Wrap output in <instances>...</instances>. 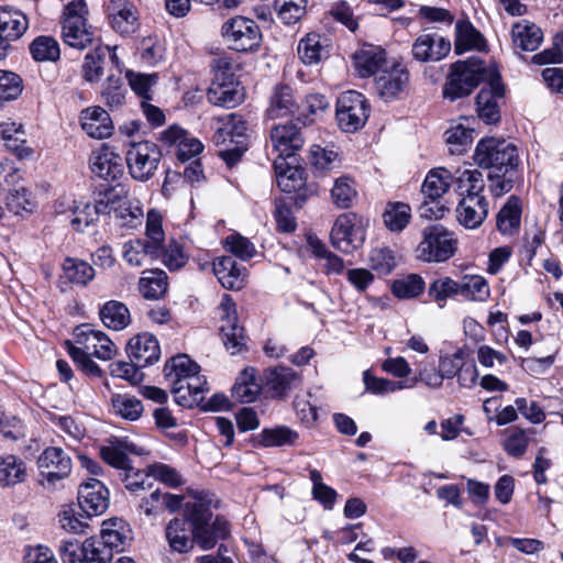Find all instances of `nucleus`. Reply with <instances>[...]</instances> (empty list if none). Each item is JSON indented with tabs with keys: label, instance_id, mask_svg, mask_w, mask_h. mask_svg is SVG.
<instances>
[{
	"label": "nucleus",
	"instance_id": "nucleus-28",
	"mask_svg": "<svg viewBox=\"0 0 563 563\" xmlns=\"http://www.w3.org/2000/svg\"><path fill=\"white\" fill-rule=\"evenodd\" d=\"M213 273L227 289L240 290L246 284V268L239 265L232 256H221L213 261Z\"/></svg>",
	"mask_w": 563,
	"mask_h": 563
},
{
	"label": "nucleus",
	"instance_id": "nucleus-18",
	"mask_svg": "<svg viewBox=\"0 0 563 563\" xmlns=\"http://www.w3.org/2000/svg\"><path fill=\"white\" fill-rule=\"evenodd\" d=\"M54 208L56 216L69 221L71 228L77 232H84L98 218L93 206L71 198L64 197L56 200Z\"/></svg>",
	"mask_w": 563,
	"mask_h": 563
},
{
	"label": "nucleus",
	"instance_id": "nucleus-29",
	"mask_svg": "<svg viewBox=\"0 0 563 563\" xmlns=\"http://www.w3.org/2000/svg\"><path fill=\"white\" fill-rule=\"evenodd\" d=\"M113 553L123 552L130 545L133 536L126 521L120 518L104 520L99 538Z\"/></svg>",
	"mask_w": 563,
	"mask_h": 563
},
{
	"label": "nucleus",
	"instance_id": "nucleus-10",
	"mask_svg": "<svg viewBox=\"0 0 563 563\" xmlns=\"http://www.w3.org/2000/svg\"><path fill=\"white\" fill-rule=\"evenodd\" d=\"M68 350L91 355L101 361H109L117 354V346L101 330L84 323L74 330V343H68Z\"/></svg>",
	"mask_w": 563,
	"mask_h": 563
},
{
	"label": "nucleus",
	"instance_id": "nucleus-9",
	"mask_svg": "<svg viewBox=\"0 0 563 563\" xmlns=\"http://www.w3.org/2000/svg\"><path fill=\"white\" fill-rule=\"evenodd\" d=\"M161 159V148L150 141L132 142L125 153L129 174L142 183L154 176Z\"/></svg>",
	"mask_w": 563,
	"mask_h": 563
},
{
	"label": "nucleus",
	"instance_id": "nucleus-11",
	"mask_svg": "<svg viewBox=\"0 0 563 563\" xmlns=\"http://www.w3.org/2000/svg\"><path fill=\"white\" fill-rule=\"evenodd\" d=\"M221 33L229 47L238 52L255 51L262 41V33L255 21L242 15L225 21Z\"/></svg>",
	"mask_w": 563,
	"mask_h": 563
},
{
	"label": "nucleus",
	"instance_id": "nucleus-2",
	"mask_svg": "<svg viewBox=\"0 0 563 563\" xmlns=\"http://www.w3.org/2000/svg\"><path fill=\"white\" fill-rule=\"evenodd\" d=\"M219 500L214 494L197 490L191 500L187 501V518L192 525L194 538L202 550L213 548L219 539L229 534V523L225 519L217 517L212 525V509L218 508Z\"/></svg>",
	"mask_w": 563,
	"mask_h": 563
},
{
	"label": "nucleus",
	"instance_id": "nucleus-21",
	"mask_svg": "<svg viewBox=\"0 0 563 563\" xmlns=\"http://www.w3.org/2000/svg\"><path fill=\"white\" fill-rule=\"evenodd\" d=\"M126 354L132 363L146 367L161 357V346L155 335L143 332L131 338L126 343Z\"/></svg>",
	"mask_w": 563,
	"mask_h": 563
},
{
	"label": "nucleus",
	"instance_id": "nucleus-38",
	"mask_svg": "<svg viewBox=\"0 0 563 563\" xmlns=\"http://www.w3.org/2000/svg\"><path fill=\"white\" fill-rule=\"evenodd\" d=\"M521 201L516 196H510L496 219L498 231L503 235H514L519 231L521 223Z\"/></svg>",
	"mask_w": 563,
	"mask_h": 563
},
{
	"label": "nucleus",
	"instance_id": "nucleus-22",
	"mask_svg": "<svg viewBox=\"0 0 563 563\" xmlns=\"http://www.w3.org/2000/svg\"><path fill=\"white\" fill-rule=\"evenodd\" d=\"M78 500L87 517L99 516L108 509L109 492L99 479L89 478L80 485Z\"/></svg>",
	"mask_w": 563,
	"mask_h": 563
},
{
	"label": "nucleus",
	"instance_id": "nucleus-46",
	"mask_svg": "<svg viewBox=\"0 0 563 563\" xmlns=\"http://www.w3.org/2000/svg\"><path fill=\"white\" fill-rule=\"evenodd\" d=\"M276 183L282 191L294 192L305 186L302 170L297 166H290L284 159L275 161Z\"/></svg>",
	"mask_w": 563,
	"mask_h": 563
},
{
	"label": "nucleus",
	"instance_id": "nucleus-43",
	"mask_svg": "<svg viewBox=\"0 0 563 563\" xmlns=\"http://www.w3.org/2000/svg\"><path fill=\"white\" fill-rule=\"evenodd\" d=\"M63 40L70 47L82 49L91 44L93 34L86 20H64Z\"/></svg>",
	"mask_w": 563,
	"mask_h": 563
},
{
	"label": "nucleus",
	"instance_id": "nucleus-3",
	"mask_svg": "<svg viewBox=\"0 0 563 563\" xmlns=\"http://www.w3.org/2000/svg\"><path fill=\"white\" fill-rule=\"evenodd\" d=\"M212 141L222 146L219 156L229 167L240 162L249 147L247 124L238 113H230L212 119Z\"/></svg>",
	"mask_w": 563,
	"mask_h": 563
},
{
	"label": "nucleus",
	"instance_id": "nucleus-5",
	"mask_svg": "<svg viewBox=\"0 0 563 563\" xmlns=\"http://www.w3.org/2000/svg\"><path fill=\"white\" fill-rule=\"evenodd\" d=\"M476 164L490 172H516L519 165L518 150L515 144L506 140L488 137L481 140L475 148Z\"/></svg>",
	"mask_w": 563,
	"mask_h": 563
},
{
	"label": "nucleus",
	"instance_id": "nucleus-61",
	"mask_svg": "<svg viewBox=\"0 0 563 563\" xmlns=\"http://www.w3.org/2000/svg\"><path fill=\"white\" fill-rule=\"evenodd\" d=\"M5 206L7 209L15 216L31 213L35 208V203L32 200L29 190L24 187L9 190L5 197Z\"/></svg>",
	"mask_w": 563,
	"mask_h": 563
},
{
	"label": "nucleus",
	"instance_id": "nucleus-52",
	"mask_svg": "<svg viewBox=\"0 0 563 563\" xmlns=\"http://www.w3.org/2000/svg\"><path fill=\"white\" fill-rule=\"evenodd\" d=\"M330 194L332 202L340 209L351 208L357 198L355 183L349 176L336 178Z\"/></svg>",
	"mask_w": 563,
	"mask_h": 563
},
{
	"label": "nucleus",
	"instance_id": "nucleus-55",
	"mask_svg": "<svg viewBox=\"0 0 563 563\" xmlns=\"http://www.w3.org/2000/svg\"><path fill=\"white\" fill-rule=\"evenodd\" d=\"M30 54L36 62H56L60 56L59 44L52 36L40 35L30 44Z\"/></svg>",
	"mask_w": 563,
	"mask_h": 563
},
{
	"label": "nucleus",
	"instance_id": "nucleus-60",
	"mask_svg": "<svg viewBox=\"0 0 563 563\" xmlns=\"http://www.w3.org/2000/svg\"><path fill=\"white\" fill-rule=\"evenodd\" d=\"M363 383L367 393L379 396L407 388V385L402 382H394L388 378L377 377L369 369L363 372Z\"/></svg>",
	"mask_w": 563,
	"mask_h": 563
},
{
	"label": "nucleus",
	"instance_id": "nucleus-25",
	"mask_svg": "<svg viewBox=\"0 0 563 563\" xmlns=\"http://www.w3.org/2000/svg\"><path fill=\"white\" fill-rule=\"evenodd\" d=\"M488 214V201L484 196H465L456 207L459 223L465 229H477Z\"/></svg>",
	"mask_w": 563,
	"mask_h": 563
},
{
	"label": "nucleus",
	"instance_id": "nucleus-24",
	"mask_svg": "<svg viewBox=\"0 0 563 563\" xmlns=\"http://www.w3.org/2000/svg\"><path fill=\"white\" fill-rule=\"evenodd\" d=\"M108 16L112 29L123 35H130L139 29L136 8L130 0H110Z\"/></svg>",
	"mask_w": 563,
	"mask_h": 563
},
{
	"label": "nucleus",
	"instance_id": "nucleus-1",
	"mask_svg": "<svg viewBox=\"0 0 563 563\" xmlns=\"http://www.w3.org/2000/svg\"><path fill=\"white\" fill-rule=\"evenodd\" d=\"M164 375L170 384L175 401L183 407H194L209 390L206 377L200 375V366L186 354L168 360Z\"/></svg>",
	"mask_w": 563,
	"mask_h": 563
},
{
	"label": "nucleus",
	"instance_id": "nucleus-49",
	"mask_svg": "<svg viewBox=\"0 0 563 563\" xmlns=\"http://www.w3.org/2000/svg\"><path fill=\"white\" fill-rule=\"evenodd\" d=\"M107 54L111 55V59L113 63H118L115 52L113 51L111 53L109 46L97 47L93 52L88 53L85 56L82 74L84 78L87 81L95 82L101 78L103 74V65Z\"/></svg>",
	"mask_w": 563,
	"mask_h": 563
},
{
	"label": "nucleus",
	"instance_id": "nucleus-4",
	"mask_svg": "<svg viewBox=\"0 0 563 563\" xmlns=\"http://www.w3.org/2000/svg\"><path fill=\"white\" fill-rule=\"evenodd\" d=\"M213 79L207 91L208 101L217 107L234 108L244 98L243 88L236 81L229 58L219 57L212 60Z\"/></svg>",
	"mask_w": 563,
	"mask_h": 563
},
{
	"label": "nucleus",
	"instance_id": "nucleus-8",
	"mask_svg": "<svg viewBox=\"0 0 563 563\" xmlns=\"http://www.w3.org/2000/svg\"><path fill=\"white\" fill-rule=\"evenodd\" d=\"M367 221L354 212L340 214L331 230L332 245L346 254L360 249L366 238Z\"/></svg>",
	"mask_w": 563,
	"mask_h": 563
},
{
	"label": "nucleus",
	"instance_id": "nucleus-30",
	"mask_svg": "<svg viewBox=\"0 0 563 563\" xmlns=\"http://www.w3.org/2000/svg\"><path fill=\"white\" fill-rule=\"evenodd\" d=\"M166 539L173 551L184 553L192 548L196 542L192 525L187 518V503L185 504L184 517L170 520L166 527Z\"/></svg>",
	"mask_w": 563,
	"mask_h": 563
},
{
	"label": "nucleus",
	"instance_id": "nucleus-35",
	"mask_svg": "<svg viewBox=\"0 0 563 563\" xmlns=\"http://www.w3.org/2000/svg\"><path fill=\"white\" fill-rule=\"evenodd\" d=\"M0 139L5 147L24 158L32 155L33 151L26 146L25 131L21 123L11 119L0 122Z\"/></svg>",
	"mask_w": 563,
	"mask_h": 563
},
{
	"label": "nucleus",
	"instance_id": "nucleus-32",
	"mask_svg": "<svg viewBox=\"0 0 563 563\" xmlns=\"http://www.w3.org/2000/svg\"><path fill=\"white\" fill-rule=\"evenodd\" d=\"M409 81V73L399 66L383 71L375 81L376 90L380 98L390 100L397 97L406 88Z\"/></svg>",
	"mask_w": 563,
	"mask_h": 563
},
{
	"label": "nucleus",
	"instance_id": "nucleus-63",
	"mask_svg": "<svg viewBox=\"0 0 563 563\" xmlns=\"http://www.w3.org/2000/svg\"><path fill=\"white\" fill-rule=\"evenodd\" d=\"M143 209L139 201H131L129 198L120 206L115 212L119 225L126 229H135L142 224Z\"/></svg>",
	"mask_w": 563,
	"mask_h": 563
},
{
	"label": "nucleus",
	"instance_id": "nucleus-51",
	"mask_svg": "<svg viewBox=\"0 0 563 563\" xmlns=\"http://www.w3.org/2000/svg\"><path fill=\"white\" fill-rule=\"evenodd\" d=\"M426 289L423 278L418 274H408L395 279L391 284V291L398 299H413L419 297Z\"/></svg>",
	"mask_w": 563,
	"mask_h": 563
},
{
	"label": "nucleus",
	"instance_id": "nucleus-58",
	"mask_svg": "<svg viewBox=\"0 0 563 563\" xmlns=\"http://www.w3.org/2000/svg\"><path fill=\"white\" fill-rule=\"evenodd\" d=\"M474 130L459 123L445 132V140L451 154L464 153L473 142Z\"/></svg>",
	"mask_w": 563,
	"mask_h": 563
},
{
	"label": "nucleus",
	"instance_id": "nucleus-41",
	"mask_svg": "<svg viewBox=\"0 0 563 563\" xmlns=\"http://www.w3.org/2000/svg\"><path fill=\"white\" fill-rule=\"evenodd\" d=\"M485 46L482 34L468 21L460 20L455 24L454 51L456 54L477 49L481 51Z\"/></svg>",
	"mask_w": 563,
	"mask_h": 563
},
{
	"label": "nucleus",
	"instance_id": "nucleus-57",
	"mask_svg": "<svg viewBox=\"0 0 563 563\" xmlns=\"http://www.w3.org/2000/svg\"><path fill=\"white\" fill-rule=\"evenodd\" d=\"M258 437L260 443L266 448L292 445L299 438L296 431L285 426L264 429Z\"/></svg>",
	"mask_w": 563,
	"mask_h": 563
},
{
	"label": "nucleus",
	"instance_id": "nucleus-19",
	"mask_svg": "<svg viewBox=\"0 0 563 563\" xmlns=\"http://www.w3.org/2000/svg\"><path fill=\"white\" fill-rule=\"evenodd\" d=\"M302 375L288 366H275L264 373V386L272 398L283 399L301 386Z\"/></svg>",
	"mask_w": 563,
	"mask_h": 563
},
{
	"label": "nucleus",
	"instance_id": "nucleus-56",
	"mask_svg": "<svg viewBox=\"0 0 563 563\" xmlns=\"http://www.w3.org/2000/svg\"><path fill=\"white\" fill-rule=\"evenodd\" d=\"M113 554L99 538L91 537L81 543L80 558L85 563H111Z\"/></svg>",
	"mask_w": 563,
	"mask_h": 563
},
{
	"label": "nucleus",
	"instance_id": "nucleus-20",
	"mask_svg": "<svg viewBox=\"0 0 563 563\" xmlns=\"http://www.w3.org/2000/svg\"><path fill=\"white\" fill-rule=\"evenodd\" d=\"M89 167L96 177L107 181H114L123 175L122 158L107 145L92 151Z\"/></svg>",
	"mask_w": 563,
	"mask_h": 563
},
{
	"label": "nucleus",
	"instance_id": "nucleus-31",
	"mask_svg": "<svg viewBox=\"0 0 563 563\" xmlns=\"http://www.w3.org/2000/svg\"><path fill=\"white\" fill-rule=\"evenodd\" d=\"M29 29V20L19 8L10 4L0 5V34L10 41L21 38Z\"/></svg>",
	"mask_w": 563,
	"mask_h": 563
},
{
	"label": "nucleus",
	"instance_id": "nucleus-42",
	"mask_svg": "<svg viewBox=\"0 0 563 563\" xmlns=\"http://www.w3.org/2000/svg\"><path fill=\"white\" fill-rule=\"evenodd\" d=\"M511 36L515 47L527 52L537 49L542 42L541 29L526 20L514 24Z\"/></svg>",
	"mask_w": 563,
	"mask_h": 563
},
{
	"label": "nucleus",
	"instance_id": "nucleus-48",
	"mask_svg": "<svg viewBox=\"0 0 563 563\" xmlns=\"http://www.w3.org/2000/svg\"><path fill=\"white\" fill-rule=\"evenodd\" d=\"M63 276L71 284L87 286L96 275L95 268L84 260L67 257L63 263Z\"/></svg>",
	"mask_w": 563,
	"mask_h": 563
},
{
	"label": "nucleus",
	"instance_id": "nucleus-37",
	"mask_svg": "<svg viewBox=\"0 0 563 563\" xmlns=\"http://www.w3.org/2000/svg\"><path fill=\"white\" fill-rule=\"evenodd\" d=\"M262 388L256 377V369L246 367L240 373L232 387V397L240 402L250 404L257 399Z\"/></svg>",
	"mask_w": 563,
	"mask_h": 563
},
{
	"label": "nucleus",
	"instance_id": "nucleus-27",
	"mask_svg": "<svg viewBox=\"0 0 563 563\" xmlns=\"http://www.w3.org/2000/svg\"><path fill=\"white\" fill-rule=\"evenodd\" d=\"M79 120L81 129L92 139L103 140L113 133L114 128L109 113L99 106L84 109Z\"/></svg>",
	"mask_w": 563,
	"mask_h": 563
},
{
	"label": "nucleus",
	"instance_id": "nucleus-15",
	"mask_svg": "<svg viewBox=\"0 0 563 563\" xmlns=\"http://www.w3.org/2000/svg\"><path fill=\"white\" fill-rule=\"evenodd\" d=\"M146 451L125 437H111L99 448V455L108 465L124 471L131 465L130 455H143Z\"/></svg>",
	"mask_w": 563,
	"mask_h": 563
},
{
	"label": "nucleus",
	"instance_id": "nucleus-45",
	"mask_svg": "<svg viewBox=\"0 0 563 563\" xmlns=\"http://www.w3.org/2000/svg\"><path fill=\"white\" fill-rule=\"evenodd\" d=\"M102 323L112 330L125 329L131 322V314L128 307L118 300L107 301L99 311Z\"/></svg>",
	"mask_w": 563,
	"mask_h": 563
},
{
	"label": "nucleus",
	"instance_id": "nucleus-13",
	"mask_svg": "<svg viewBox=\"0 0 563 563\" xmlns=\"http://www.w3.org/2000/svg\"><path fill=\"white\" fill-rule=\"evenodd\" d=\"M222 342L231 355H236L245 347L244 329L238 322L236 305L232 297L224 294L218 307Z\"/></svg>",
	"mask_w": 563,
	"mask_h": 563
},
{
	"label": "nucleus",
	"instance_id": "nucleus-59",
	"mask_svg": "<svg viewBox=\"0 0 563 563\" xmlns=\"http://www.w3.org/2000/svg\"><path fill=\"white\" fill-rule=\"evenodd\" d=\"M459 289L466 299L473 301H486L490 295L487 280L478 275L465 276Z\"/></svg>",
	"mask_w": 563,
	"mask_h": 563
},
{
	"label": "nucleus",
	"instance_id": "nucleus-50",
	"mask_svg": "<svg viewBox=\"0 0 563 563\" xmlns=\"http://www.w3.org/2000/svg\"><path fill=\"white\" fill-rule=\"evenodd\" d=\"M111 408L114 415L130 421L137 420L144 410L142 401L128 394H114L111 397Z\"/></svg>",
	"mask_w": 563,
	"mask_h": 563
},
{
	"label": "nucleus",
	"instance_id": "nucleus-36",
	"mask_svg": "<svg viewBox=\"0 0 563 563\" xmlns=\"http://www.w3.org/2000/svg\"><path fill=\"white\" fill-rule=\"evenodd\" d=\"M27 478V467L23 459L14 454L0 455V486L13 487Z\"/></svg>",
	"mask_w": 563,
	"mask_h": 563
},
{
	"label": "nucleus",
	"instance_id": "nucleus-44",
	"mask_svg": "<svg viewBox=\"0 0 563 563\" xmlns=\"http://www.w3.org/2000/svg\"><path fill=\"white\" fill-rule=\"evenodd\" d=\"M452 181L455 184V191L462 198L465 196H483L485 183L483 174L477 169H457Z\"/></svg>",
	"mask_w": 563,
	"mask_h": 563
},
{
	"label": "nucleus",
	"instance_id": "nucleus-26",
	"mask_svg": "<svg viewBox=\"0 0 563 563\" xmlns=\"http://www.w3.org/2000/svg\"><path fill=\"white\" fill-rule=\"evenodd\" d=\"M271 141L279 158L291 157L303 145L299 129L292 123L278 124L271 131Z\"/></svg>",
	"mask_w": 563,
	"mask_h": 563
},
{
	"label": "nucleus",
	"instance_id": "nucleus-17",
	"mask_svg": "<svg viewBox=\"0 0 563 563\" xmlns=\"http://www.w3.org/2000/svg\"><path fill=\"white\" fill-rule=\"evenodd\" d=\"M452 178V174L444 167L431 169L427 174L421 187L424 199L430 200L431 202H435L438 199H440L449 190ZM427 207L428 201H424L422 206V214L424 217L441 218L443 216V207H437V211H433L431 208Z\"/></svg>",
	"mask_w": 563,
	"mask_h": 563
},
{
	"label": "nucleus",
	"instance_id": "nucleus-14",
	"mask_svg": "<svg viewBox=\"0 0 563 563\" xmlns=\"http://www.w3.org/2000/svg\"><path fill=\"white\" fill-rule=\"evenodd\" d=\"M41 484L48 488L66 478L71 471V460L57 446L45 449L37 459Z\"/></svg>",
	"mask_w": 563,
	"mask_h": 563
},
{
	"label": "nucleus",
	"instance_id": "nucleus-23",
	"mask_svg": "<svg viewBox=\"0 0 563 563\" xmlns=\"http://www.w3.org/2000/svg\"><path fill=\"white\" fill-rule=\"evenodd\" d=\"M504 97V86L498 77L492 78L488 86L483 87L477 97L478 117L487 124L496 123L500 119L498 101Z\"/></svg>",
	"mask_w": 563,
	"mask_h": 563
},
{
	"label": "nucleus",
	"instance_id": "nucleus-62",
	"mask_svg": "<svg viewBox=\"0 0 563 563\" xmlns=\"http://www.w3.org/2000/svg\"><path fill=\"white\" fill-rule=\"evenodd\" d=\"M309 161L311 165L319 172H329L338 166L339 154L332 147H322L313 144L310 147Z\"/></svg>",
	"mask_w": 563,
	"mask_h": 563
},
{
	"label": "nucleus",
	"instance_id": "nucleus-53",
	"mask_svg": "<svg viewBox=\"0 0 563 563\" xmlns=\"http://www.w3.org/2000/svg\"><path fill=\"white\" fill-rule=\"evenodd\" d=\"M296 102L292 90L288 86H280L274 90L267 113L272 119L286 117L294 112Z\"/></svg>",
	"mask_w": 563,
	"mask_h": 563
},
{
	"label": "nucleus",
	"instance_id": "nucleus-54",
	"mask_svg": "<svg viewBox=\"0 0 563 563\" xmlns=\"http://www.w3.org/2000/svg\"><path fill=\"white\" fill-rule=\"evenodd\" d=\"M383 219L390 231L400 232L411 219V208L405 202H389L383 213Z\"/></svg>",
	"mask_w": 563,
	"mask_h": 563
},
{
	"label": "nucleus",
	"instance_id": "nucleus-34",
	"mask_svg": "<svg viewBox=\"0 0 563 563\" xmlns=\"http://www.w3.org/2000/svg\"><path fill=\"white\" fill-rule=\"evenodd\" d=\"M126 198H129V189L125 185L120 183L108 185L96 192L93 208L98 216L117 212Z\"/></svg>",
	"mask_w": 563,
	"mask_h": 563
},
{
	"label": "nucleus",
	"instance_id": "nucleus-12",
	"mask_svg": "<svg viewBox=\"0 0 563 563\" xmlns=\"http://www.w3.org/2000/svg\"><path fill=\"white\" fill-rule=\"evenodd\" d=\"M335 115L342 131L354 133L366 123L369 104L361 92L349 90L339 97Z\"/></svg>",
	"mask_w": 563,
	"mask_h": 563
},
{
	"label": "nucleus",
	"instance_id": "nucleus-6",
	"mask_svg": "<svg viewBox=\"0 0 563 563\" xmlns=\"http://www.w3.org/2000/svg\"><path fill=\"white\" fill-rule=\"evenodd\" d=\"M456 250L454 234L442 224H431L422 229L415 253L421 262L443 263L453 257Z\"/></svg>",
	"mask_w": 563,
	"mask_h": 563
},
{
	"label": "nucleus",
	"instance_id": "nucleus-7",
	"mask_svg": "<svg viewBox=\"0 0 563 563\" xmlns=\"http://www.w3.org/2000/svg\"><path fill=\"white\" fill-rule=\"evenodd\" d=\"M484 77L485 67L482 60L456 62L451 67L443 93L450 100L468 96Z\"/></svg>",
	"mask_w": 563,
	"mask_h": 563
},
{
	"label": "nucleus",
	"instance_id": "nucleus-33",
	"mask_svg": "<svg viewBox=\"0 0 563 563\" xmlns=\"http://www.w3.org/2000/svg\"><path fill=\"white\" fill-rule=\"evenodd\" d=\"M161 252L147 240L132 239L123 243L122 257L130 266L140 267L158 258Z\"/></svg>",
	"mask_w": 563,
	"mask_h": 563
},
{
	"label": "nucleus",
	"instance_id": "nucleus-39",
	"mask_svg": "<svg viewBox=\"0 0 563 563\" xmlns=\"http://www.w3.org/2000/svg\"><path fill=\"white\" fill-rule=\"evenodd\" d=\"M327 38L318 33H308L297 46L298 56L306 65H314L329 54Z\"/></svg>",
	"mask_w": 563,
	"mask_h": 563
},
{
	"label": "nucleus",
	"instance_id": "nucleus-16",
	"mask_svg": "<svg viewBox=\"0 0 563 563\" xmlns=\"http://www.w3.org/2000/svg\"><path fill=\"white\" fill-rule=\"evenodd\" d=\"M449 38L438 33H421L412 42L411 55L419 63H437L444 59L451 52Z\"/></svg>",
	"mask_w": 563,
	"mask_h": 563
},
{
	"label": "nucleus",
	"instance_id": "nucleus-40",
	"mask_svg": "<svg viewBox=\"0 0 563 563\" xmlns=\"http://www.w3.org/2000/svg\"><path fill=\"white\" fill-rule=\"evenodd\" d=\"M385 52L377 46H363L354 54V65L361 77H369L385 63Z\"/></svg>",
	"mask_w": 563,
	"mask_h": 563
},
{
	"label": "nucleus",
	"instance_id": "nucleus-64",
	"mask_svg": "<svg viewBox=\"0 0 563 563\" xmlns=\"http://www.w3.org/2000/svg\"><path fill=\"white\" fill-rule=\"evenodd\" d=\"M310 481L312 482V496L318 500L325 509L331 510L336 500L338 494L330 486L323 484L322 475L318 470H310Z\"/></svg>",
	"mask_w": 563,
	"mask_h": 563
},
{
	"label": "nucleus",
	"instance_id": "nucleus-47",
	"mask_svg": "<svg viewBox=\"0 0 563 563\" xmlns=\"http://www.w3.org/2000/svg\"><path fill=\"white\" fill-rule=\"evenodd\" d=\"M167 274L162 269L144 271L139 282L140 291L146 299H159L167 290Z\"/></svg>",
	"mask_w": 563,
	"mask_h": 563
}]
</instances>
